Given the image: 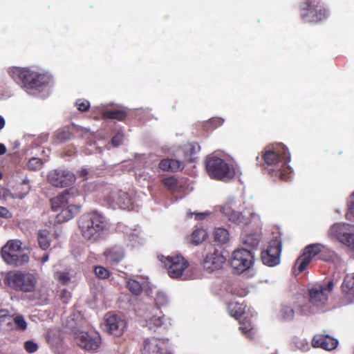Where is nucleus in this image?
<instances>
[{"label":"nucleus","mask_w":354,"mask_h":354,"mask_svg":"<svg viewBox=\"0 0 354 354\" xmlns=\"http://www.w3.org/2000/svg\"><path fill=\"white\" fill-rule=\"evenodd\" d=\"M254 261V256L251 250L239 248L232 252L230 266L236 273L241 274L250 270L252 267Z\"/></svg>","instance_id":"6e6552de"},{"label":"nucleus","mask_w":354,"mask_h":354,"mask_svg":"<svg viewBox=\"0 0 354 354\" xmlns=\"http://www.w3.org/2000/svg\"><path fill=\"white\" fill-rule=\"evenodd\" d=\"M223 123V120L221 118H212L203 124V128L206 131H213L220 127Z\"/></svg>","instance_id":"f704fd0d"},{"label":"nucleus","mask_w":354,"mask_h":354,"mask_svg":"<svg viewBox=\"0 0 354 354\" xmlns=\"http://www.w3.org/2000/svg\"><path fill=\"white\" fill-rule=\"evenodd\" d=\"M170 167H169V171L175 172L179 170H182L184 167V165L182 162L175 160V159H170Z\"/></svg>","instance_id":"49530a36"},{"label":"nucleus","mask_w":354,"mask_h":354,"mask_svg":"<svg viewBox=\"0 0 354 354\" xmlns=\"http://www.w3.org/2000/svg\"><path fill=\"white\" fill-rule=\"evenodd\" d=\"M329 233L341 243L354 250V225L348 223H335Z\"/></svg>","instance_id":"9b49d317"},{"label":"nucleus","mask_w":354,"mask_h":354,"mask_svg":"<svg viewBox=\"0 0 354 354\" xmlns=\"http://www.w3.org/2000/svg\"><path fill=\"white\" fill-rule=\"evenodd\" d=\"M127 327V322L124 319L120 316L113 314L107 315L106 319V328L109 333L116 336L120 337Z\"/></svg>","instance_id":"6ab92c4d"},{"label":"nucleus","mask_w":354,"mask_h":354,"mask_svg":"<svg viewBox=\"0 0 354 354\" xmlns=\"http://www.w3.org/2000/svg\"><path fill=\"white\" fill-rule=\"evenodd\" d=\"M106 200L113 207H118L122 209H131L133 203L129 194L122 190L115 189L111 192L106 196Z\"/></svg>","instance_id":"a211bd4d"},{"label":"nucleus","mask_w":354,"mask_h":354,"mask_svg":"<svg viewBox=\"0 0 354 354\" xmlns=\"http://www.w3.org/2000/svg\"><path fill=\"white\" fill-rule=\"evenodd\" d=\"M322 244H310L304 250V252L296 260L295 267H297L299 273L304 272L313 260H317L319 254L322 252Z\"/></svg>","instance_id":"ddd939ff"},{"label":"nucleus","mask_w":354,"mask_h":354,"mask_svg":"<svg viewBox=\"0 0 354 354\" xmlns=\"http://www.w3.org/2000/svg\"><path fill=\"white\" fill-rule=\"evenodd\" d=\"M207 235L205 230L203 229H196L191 234V242L194 245H198L202 243Z\"/></svg>","instance_id":"473e14b6"},{"label":"nucleus","mask_w":354,"mask_h":354,"mask_svg":"<svg viewBox=\"0 0 354 354\" xmlns=\"http://www.w3.org/2000/svg\"><path fill=\"white\" fill-rule=\"evenodd\" d=\"M71 137V133L68 131H59L56 134L57 140L59 142H65L69 140Z\"/></svg>","instance_id":"de8ad7c7"},{"label":"nucleus","mask_w":354,"mask_h":354,"mask_svg":"<svg viewBox=\"0 0 354 354\" xmlns=\"http://www.w3.org/2000/svg\"><path fill=\"white\" fill-rule=\"evenodd\" d=\"M13 322L17 330L24 331L27 328V322L22 315H17L13 318Z\"/></svg>","instance_id":"ea45409f"},{"label":"nucleus","mask_w":354,"mask_h":354,"mask_svg":"<svg viewBox=\"0 0 354 354\" xmlns=\"http://www.w3.org/2000/svg\"><path fill=\"white\" fill-rule=\"evenodd\" d=\"M0 217L10 218L12 217V213L6 207L0 206Z\"/></svg>","instance_id":"864d4df0"},{"label":"nucleus","mask_w":354,"mask_h":354,"mask_svg":"<svg viewBox=\"0 0 354 354\" xmlns=\"http://www.w3.org/2000/svg\"><path fill=\"white\" fill-rule=\"evenodd\" d=\"M161 261L169 276L173 279L180 278L189 266L188 261L181 255L162 257Z\"/></svg>","instance_id":"f8f14e48"},{"label":"nucleus","mask_w":354,"mask_h":354,"mask_svg":"<svg viewBox=\"0 0 354 354\" xmlns=\"http://www.w3.org/2000/svg\"><path fill=\"white\" fill-rule=\"evenodd\" d=\"M77 109L81 112H86L90 108V103L88 100H77L75 102Z\"/></svg>","instance_id":"c03bdc74"},{"label":"nucleus","mask_w":354,"mask_h":354,"mask_svg":"<svg viewBox=\"0 0 354 354\" xmlns=\"http://www.w3.org/2000/svg\"><path fill=\"white\" fill-rule=\"evenodd\" d=\"M246 306L244 304H240L239 302L231 301L227 306V309L230 315L232 317H235L236 319L245 313Z\"/></svg>","instance_id":"bb28decb"},{"label":"nucleus","mask_w":354,"mask_h":354,"mask_svg":"<svg viewBox=\"0 0 354 354\" xmlns=\"http://www.w3.org/2000/svg\"><path fill=\"white\" fill-rule=\"evenodd\" d=\"M164 186L171 192H175L178 187V180L174 177H168L162 180Z\"/></svg>","instance_id":"e433bc0d"},{"label":"nucleus","mask_w":354,"mask_h":354,"mask_svg":"<svg viewBox=\"0 0 354 354\" xmlns=\"http://www.w3.org/2000/svg\"><path fill=\"white\" fill-rule=\"evenodd\" d=\"M21 185L25 187V189H24L25 193L24 194H28V192L30 189V185H29V180H27V179L24 180L22 183H21Z\"/></svg>","instance_id":"6e6d98bb"},{"label":"nucleus","mask_w":354,"mask_h":354,"mask_svg":"<svg viewBox=\"0 0 354 354\" xmlns=\"http://www.w3.org/2000/svg\"><path fill=\"white\" fill-rule=\"evenodd\" d=\"M58 279L61 281L64 285L68 284L70 281V277L68 274L66 272H61L59 274Z\"/></svg>","instance_id":"5fc2aeb1"},{"label":"nucleus","mask_w":354,"mask_h":354,"mask_svg":"<svg viewBox=\"0 0 354 354\" xmlns=\"http://www.w3.org/2000/svg\"><path fill=\"white\" fill-rule=\"evenodd\" d=\"M1 256L10 266H21L29 261V256L22 248V242L19 239L9 240L1 250Z\"/></svg>","instance_id":"39448f33"},{"label":"nucleus","mask_w":354,"mask_h":354,"mask_svg":"<svg viewBox=\"0 0 354 354\" xmlns=\"http://www.w3.org/2000/svg\"><path fill=\"white\" fill-rule=\"evenodd\" d=\"M10 76L26 90L39 89L48 84L49 77L29 68L12 67L9 71Z\"/></svg>","instance_id":"f03ea898"},{"label":"nucleus","mask_w":354,"mask_h":354,"mask_svg":"<svg viewBox=\"0 0 354 354\" xmlns=\"http://www.w3.org/2000/svg\"><path fill=\"white\" fill-rule=\"evenodd\" d=\"M24 349L28 353H33L38 350V345L35 342L31 340L26 341L24 343Z\"/></svg>","instance_id":"a18cd8bd"},{"label":"nucleus","mask_w":354,"mask_h":354,"mask_svg":"<svg viewBox=\"0 0 354 354\" xmlns=\"http://www.w3.org/2000/svg\"><path fill=\"white\" fill-rule=\"evenodd\" d=\"M241 242L245 246L255 249L260 243V237L256 234H245L241 236Z\"/></svg>","instance_id":"c85d7f7f"},{"label":"nucleus","mask_w":354,"mask_h":354,"mask_svg":"<svg viewBox=\"0 0 354 354\" xmlns=\"http://www.w3.org/2000/svg\"><path fill=\"white\" fill-rule=\"evenodd\" d=\"M234 295H236L239 297H243L246 295V292L245 290H243V289H241V290H238L236 291V288H235L233 290V292H232Z\"/></svg>","instance_id":"4d7b16f0"},{"label":"nucleus","mask_w":354,"mask_h":354,"mask_svg":"<svg viewBox=\"0 0 354 354\" xmlns=\"http://www.w3.org/2000/svg\"><path fill=\"white\" fill-rule=\"evenodd\" d=\"M43 164L44 162L41 158L33 157L28 160L27 167L29 170L36 171L40 169Z\"/></svg>","instance_id":"58836bf2"},{"label":"nucleus","mask_w":354,"mask_h":354,"mask_svg":"<svg viewBox=\"0 0 354 354\" xmlns=\"http://www.w3.org/2000/svg\"><path fill=\"white\" fill-rule=\"evenodd\" d=\"M127 116V113L124 109H113L104 110L102 112L104 120H116L123 121Z\"/></svg>","instance_id":"393cba45"},{"label":"nucleus","mask_w":354,"mask_h":354,"mask_svg":"<svg viewBox=\"0 0 354 354\" xmlns=\"http://www.w3.org/2000/svg\"><path fill=\"white\" fill-rule=\"evenodd\" d=\"M264 170L274 180H288L290 177L291 168L288 165L290 154L288 148L281 143L268 146L262 151Z\"/></svg>","instance_id":"f257e3e1"},{"label":"nucleus","mask_w":354,"mask_h":354,"mask_svg":"<svg viewBox=\"0 0 354 354\" xmlns=\"http://www.w3.org/2000/svg\"><path fill=\"white\" fill-rule=\"evenodd\" d=\"M300 15L305 23L318 24L326 19L328 13L317 0H305L300 5Z\"/></svg>","instance_id":"0eeeda50"},{"label":"nucleus","mask_w":354,"mask_h":354,"mask_svg":"<svg viewBox=\"0 0 354 354\" xmlns=\"http://www.w3.org/2000/svg\"><path fill=\"white\" fill-rule=\"evenodd\" d=\"M282 245L280 240L274 239L269 242L266 250L261 252V260L263 264L272 267L280 262Z\"/></svg>","instance_id":"4468645a"},{"label":"nucleus","mask_w":354,"mask_h":354,"mask_svg":"<svg viewBox=\"0 0 354 354\" xmlns=\"http://www.w3.org/2000/svg\"><path fill=\"white\" fill-rule=\"evenodd\" d=\"M60 299L62 301L63 303L66 304L68 303V300L71 297V292L66 290V288L62 290L60 295H59Z\"/></svg>","instance_id":"8fccbe9b"},{"label":"nucleus","mask_w":354,"mask_h":354,"mask_svg":"<svg viewBox=\"0 0 354 354\" xmlns=\"http://www.w3.org/2000/svg\"><path fill=\"white\" fill-rule=\"evenodd\" d=\"M235 206L234 202H228L222 207L221 211L230 221L243 227L249 225L255 214L249 211H236Z\"/></svg>","instance_id":"9d476101"},{"label":"nucleus","mask_w":354,"mask_h":354,"mask_svg":"<svg viewBox=\"0 0 354 354\" xmlns=\"http://www.w3.org/2000/svg\"><path fill=\"white\" fill-rule=\"evenodd\" d=\"M333 281H329L327 283L317 284L309 290L310 302L313 305L324 304L328 298V295L333 290Z\"/></svg>","instance_id":"2eb2a0df"},{"label":"nucleus","mask_w":354,"mask_h":354,"mask_svg":"<svg viewBox=\"0 0 354 354\" xmlns=\"http://www.w3.org/2000/svg\"><path fill=\"white\" fill-rule=\"evenodd\" d=\"M312 344L314 347H319L325 350L331 351L337 347L338 341L328 335L317 334L314 336Z\"/></svg>","instance_id":"4be33fe9"},{"label":"nucleus","mask_w":354,"mask_h":354,"mask_svg":"<svg viewBox=\"0 0 354 354\" xmlns=\"http://www.w3.org/2000/svg\"><path fill=\"white\" fill-rule=\"evenodd\" d=\"M6 152V147L3 144L0 143V155H3Z\"/></svg>","instance_id":"13d9d810"},{"label":"nucleus","mask_w":354,"mask_h":354,"mask_svg":"<svg viewBox=\"0 0 354 354\" xmlns=\"http://www.w3.org/2000/svg\"><path fill=\"white\" fill-rule=\"evenodd\" d=\"M12 318L8 314L6 310H0V323L6 322L10 324L11 322Z\"/></svg>","instance_id":"603ef678"},{"label":"nucleus","mask_w":354,"mask_h":354,"mask_svg":"<svg viewBox=\"0 0 354 354\" xmlns=\"http://www.w3.org/2000/svg\"><path fill=\"white\" fill-rule=\"evenodd\" d=\"M214 238L216 242L224 244L230 240V234L226 229L223 227H218L214 230Z\"/></svg>","instance_id":"c756f323"},{"label":"nucleus","mask_w":354,"mask_h":354,"mask_svg":"<svg viewBox=\"0 0 354 354\" xmlns=\"http://www.w3.org/2000/svg\"><path fill=\"white\" fill-rule=\"evenodd\" d=\"M201 149L200 145L197 142L189 143L185 146V153L186 157L192 160L194 158V155L196 154Z\"/></svg>","instance_id":"72a5a7b5"},{"label":"nucleus","mask_w":354,"mask_h":354,"mask_svg":"<svg viewBox=\"0 0 354 354\" xmlns=\"http://www.w3.org/2000/svg\"><path fill=\"white\" fill-rule=\"evenodd\" d=\"M127 288L134 295H140L143 290L142 285L133 279H129L127 281Z\"/></svg>","instance_id":"2f4dec72"},{"label":"nucleus","mask_w":354,"mask_h":354,"mask_svg":"<svg viewBox=\"0 0 354 354\" xmlns=\"http://www.w3.org/2000/svg\"><path fill=\"white\" fill-rule=\"evenodd\" d=\"M165 321V317L162 315H153L150 319L146 321V326L149 330H155L156 328L162 326Z\"/></svg>","instance_id":"7c9ffc66"},{"label":"nucleus","mask_w":354,"mask_h":354,"mask_svg":"<svg viewBox=\"0 0 354 354\" xmlns=\"http://www.w3.org/2000/svg\"><path fill=\"white\" fill-rule=\"evenodd\" d=\"M354 218V192L350 196L348 201V211L346 214V218L347 220H352Z\"/></svg>","instance_id":"37998d69"},{"label":"nucleus","mask_w":354,"mask_h":354,"mask_svg":"<svg viewBox=\"0 0 354 354\" xmlns=\"http://www.w3.org/2000/svg\"><path fill=\"white\" fill-rule=\"evenodd\" d=\"M5 126V120L2 116L0 115V130Z\"/></svg>","instance_id":"680f3d73"},{"label":"nucleus","mask_w":354,"mask_h":354,"mask_svg":"<svg viewBox=\"0 0 354 354\" xmlns=\"http://www.w3.org/2000/svg\"><path fill=\"white\" fill-rule=\"evenodd\" d=\"M93 271L95 276L101 279H106L111 275V272L107 268L101 266H95Z\"/></svg>","instance_id":"4c0bfd02"},{"label":"nucleus","mask_w":354,"mask_h":354,"mask_svg":"<svg viewBox=\"0 0 354 354\" xmlns=\"http://www.w3.org/2000/svg\"><path fill=\"white\" fill-rule=\"evenodd\" d=\"M342 289L347 300L350 302H354V273L346 276Z\"/></svg>","instance_id":"b1692460"},{"label":"nucleus","mask_w":354,"mask_h":354,"mask_svg":"<svg viewBox=\"0 0 354 354\" xmlns=\"http://www.w3.org/2000/svg\"><path fill=\"white\" fill-rule=\"evenodd\" d=\"M205 250L206 254L203 263V268L209 272L221 269L226 261V258L223 254L221 248L209 245Z\"/></svg>","instance_id":"1a4fd4ad"},{"label":"nucleus","mask_w":354,"mask_h":354,"mask_svg":"<svg viewBox=\"0 0 354 354\" xmlns=\"http://www.w3.org/2000/svg\"><path fill=\"white\" fill-rule=\"evenodd\" d=\"M88 171L86 169H82L80 171V176L83 177L84 179L86 178V176L88 175Z\"/></svg>","instance_id":"bf43d9fd"},{"label":"nucleus","mask_w":354,"mask_h":354,"mask_svg":"<svg viewBox=\"0 0 354 354\" xmlns=\"http://www.w3.org/2000/svg\"><path fill=\"white\" fill-rule=\"evenodd\" d=\"M49 259V255L48 254H45L41 259V261L42 263H44L45 262L48 261Z\"/></svg>","instance_id":"052dcab7"},{"label":"nucleus","mask_w":354,"mask_h":354,"mask_svg":"<svg viewBox=\"0 0 354 354\" xmlns=\"http://www.w3.org/2000/svg\"><path fill=\"white\" fill-rule=\"evenodd\" d=\"M239 322V330L241 331L242 334L250 336V333L253 328L251 320L248 319L247 318L245 317L243 319L240 320Z\"/></svg>","instance_id":"c9c22d12"},{"label":"nucleus","mask_w":354,"mask_h":354,"mask_svg":"<svg viewBox=\"0 0 354 354\" xmlns=\"http://www.w3.org/2000/svg\"><path fill=\"white\" fill-rule=\"evenodd\" d=\"M4 283L17 292H35L37 278L35 274L29 272L10 271L5 276Z\"/></svg>","instance_id":"7ed1b4c3"},{"label":"nucleus","mask_w":354,"mask_h":354,"mask_svg":"<svg viewBox=\"0 0 354 354\" xmlns=\"http://www.w3.org/2000/svg\"><path fill=\"white\" fill-rule=\"evenodd\" d=\"M2 178H3V174H2V173L0 171V180H1V179H2Z\"/></svg>","instance_id":"e2e57ef3"},{"label":"nucleus","mask_w":354,"mask_h":354,"mask_svg":"<svg viewBox=\"0 0 354 354\" xmlns=\"http://www.w3.org/2000/svg\"><path fill=\"white\" fill-rule=\"evenodd\" d=\"M59 209L60 212L57 214L55 223L61 224L71 220L76 216L80 212L81 206L71 204L67 207Z\"/></svg>","instance_id":"5701e85b"},{"label":"nucleus","mask_w":354,"mask_h":354,"mask_svg":"<svg viewBox=\"0 0 354 354\" xmlns=\"http://www.w3.org/2000/svg\"><path fill=\"white\" fill-rule=\"evenodd\" d=\"M75 198L73 189H67L50 199L51 208L53 211L67 207L69 203L73 202Z\"/></svg>","instance_id":"412c9836"},{"label":"nucleus","mask_w":354,"mask_h":354,"mask_svg":"<svg viewBox=\"0 0 354 354\" xmlns=\"http://www.w3.org/2000/svg\"><path fill=\"white\" fill-rule=\"evenodd\" d=\"M333 252L327 249L324 245H322V252L319 254L317 260L329 261L333 259Z\"/></svg>","instance_id":"a19ab883"},{"label":"nucleus","mask_w":354,"mask_h":354,"mask_svg":"<svg viewBox=\"0 0 354 354\" xmlns=\"http://www.w3.org/2000/svg\"><path fill=\"white\" fill-rule=\"evenodd\" d=\"M142 354H161L162 349L159 346L158 339L155 338L145 339L142 348Z\"/></svg>","instance_id":"a878e982"},{"label":"nucleus","mask_w":354,"mask_h":354,"mask_svg":"<svg viewBox=\"0 0 354 354\" xmlns=\"http://www.w3.org/2000/svg\"><path fill=\"white\" fill-rule=\"evenodd\" d=\"M295 312L293 309L287 306H283L281 308V316L285 320H290L294 317Z\"/></svg>","instance_id":"79ce46f5"},{"label":"nucleus","mask_w":354,"mask_h":354,"mask_svg":"<svg viewBox=\"0 0 354 354\" xmlns=\"http://www.w3.org/2000/svg\"><path fill=\"white\" fill-rule=\"evenodd\" d=\"M106 262L111 266L118 265L125 257L124 248L120 245H114L105 249L103 252Z\"/></svg>","instance_id":"aec40b11"},{"label":"nucleus","mask_w":354,"mask_h":354,"mask_svg":"<svg viewBox=\"0 0 354 354\" xmlns=\"http://www.w3.org/2000/svg\"><path fill=\"white\" fill-rule=\"evenodd\" d=\"M78 227L82 236L87 240H95L105 227L104 216L92 212L82 215L78 219Z\"/></svg>","instance_id":"20e7f679"},{"label":"nucleus","mask_w":354,"mask_h":354,"mask_svg":"<svg viewBox=\"0 0 354 354\" xmlns=\"http://www.w3.org/2000/svg\"><path fill=\"white\" fill-rule=\"evenodd\" d=\"M205 169L212 179L230 180L234 178L235 172L225 160L215 156H209L205 160Z\"/></svg>","instance_id":"423d86ee"},{"label":"nucleus","mask_w":354,"mask_h":354,"mask_svg":"<svg viewBox=\"0 0 354 354\" xmlns=\"http://www.w3.org/2000/svg\"><path fill=\"white\" fill-rule=\"evenodd\" d=\"M170 164L169 158L163 159L159 163V168L163 171H169Z\"/></svg>","instance_id":"3c124183"},{"label":"nucleus","mask_w":354,"mask_h":354,"mask_svg":"<svg viewBox=\"0 0 354 354\" xmlns=\"http://www.w3.org/2000/svg\"><path fill=\"white\" fill-rule=\"evenodd\" d=\"M50 232L46 229L40 230L37 232V241L39 246L43 250H46L50 246Z\"/></svg>","instance_id":"cd10ccee"},{"label":"nucleus","mask_w":354,"mask_h":354,"mask_svg":"<svg viewBox=\"0 0 354 354\" xmlns=\"http://www.w3.org/2000/svg\"><path fill=\"white\" fill-rule=\"evenodd\" d=\"M75 340L80 348L88 351H96L101 344V337L99 334L84 331L77 333Z\"/></svg>","instance_id":"f3484780"},{"label":"nucleus","mask_w":354,"mask_h":354,"mask_svg":"<svg viewBox=\"0 0 354 354\" xmlns=\"http://www.w3.org/2000/svg\"><path fill=\"white\" fill-rule=\"evenodd\" d=\"M47 179L53 186L64 187L71 185L75 181V176L68 170L54 169L48 173Z\"/></svg>","instance_id":"dca6fc26"},{"label":"nucleus","mask_w":354,"mask_h":354,"mask_svg":"<svg viewBox=\"0 0 354 354\" xmlns=\"http://www.w3.org/2000/svg\"><path fill=\"white\" fill-rule=\"evenodd\" d=\"M123 140V135L118 133L111 139V143L114 147H118L120 145Z\"/></svg>","instance_id":"09e8293b"}]
</instances>
